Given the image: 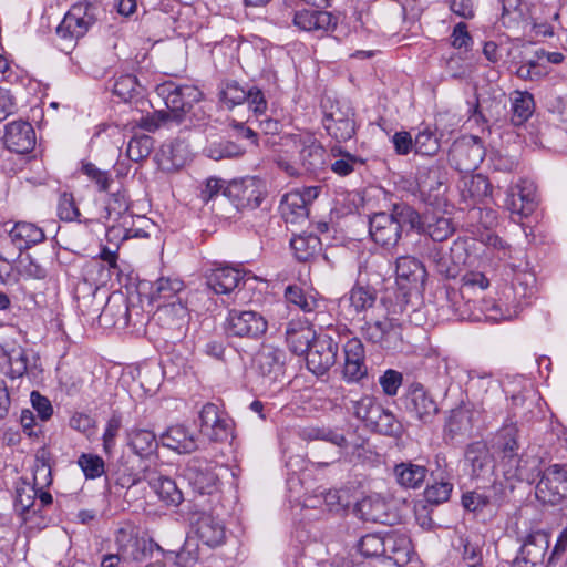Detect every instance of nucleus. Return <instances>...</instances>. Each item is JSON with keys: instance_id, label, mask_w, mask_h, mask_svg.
<instances>
[{"instance_id": "603ef678", "label": "nucleus", "mask_w": 567, "mask_h": 567, "mask_svg": "<svg viewBox=\"0 0 567 567\" xmlns=\"http://www.w3.org/2000/svg\"><path fill=\"white\" fill-rule=\"evenodd\" d=\"M414 150L416 153L427 156H433L439 152L440 140L431 127L426 126L417 133L414 138Z\"/></svg>"}, {"instance_id": "cd10ccee", "label": "nucleus", "mask_w": 567, "mask_h": 567, "mask_svg": "<svg viewBox=\"0 0 567 567\" xmlns=\"http://www.w3.org/2000/svg\"><path fill=\"white\" fill-rule=\"evenodd\" d=\"M127 445L141 458H148L158 449L155 433L152 430L141 427H133L127 432Z\"/></svg>"}, {"instance_id": "13d9d810", "label": "nucleus", "mask_w": 567, "mask_h": 567, "mask_svg": "<svg viewBox=\"0 0 567 567\" xmlns=\"http://www.w3.org/2000/svg\"><path fill=\"white\" fill-rule=\"evenodd\" d=\"M122 427V419L117 414H113L106 422L105 430L102 436L103 451L106 455H112L116 445V437Z\"/></svg>"}, {"instance_id": "c9c22d12", "label": "nucleus", "mask_w": 567, "mask_h": 567, "mask_svg": "<svg viewBox=\"0 0 567 567\" xmlns=\"http://www.w3.org/2000/svg\"><path fill=\"white\" fill-rule=\"evenodd\" d=\"M394 475L402 487L419 488L427 475V468L411 462H402L395 465Z\"/></svg>"}, {"instance_id": "6e6552de", "label": "nucleus", "mask_w": 567, "mask_h": 567, "mask_svg": "<svg viewBox=\"0 0 567 567\" xmlns=\"http://www.w3.org/2000/svg\"><path fill=\"white\" fill-rule=\"evenodd\" d=\"M200 432L210 441L225 442L233 436V421L214 403H206L200 413Z\"/></svg>"}, {"instance_id": "8fccbe9b", "label": "nucleus", "mask_w": 567, "mask_h": 567, "mask_svg": "<svg viewBox=\"0 0 567 567\" xmlns=\"http://www.w3.org/2000/svg\"><path fill=\"white\" fill-rule=\"evenodd\" d=\"M205 154L214 159L237 158L244 154V150L230 141L212 142L205 148Z\"/></svg>"}, {"instance_id": "b1692460", "label": "nucleus", "mask_w": 567, "mask_h": 567, "mask_svg": "<svg viewBox=\"0 0 567 567\" xmlns=\"http://www.w3.org/2000/svg\"><path fill=\"white\" fill-rule=\"evenodd\" d=\"M465 461L470 464L471 475L474 477H485L493 472V458L483 442H474L467 446Z\"/></svg>"}, {"instance_id": "6ab92c4d", "label": "nucleus", "mask_w": 567, "mask_h": 567, "mask_svg": "<svg viewBox=\"0 0 567 567\" xmlns=\"http://www.w3.org/2000/svg\"><path fill=\"white\" fill-rule=\"evenodd\" d=\"M4 143L17 154H27L35 146V132L28 122H12L6 126Z\"/></svg>"}, {"instance_id": "37998d69", "label": "nucleus", "mask_w": 567, "mask_h": 567, "mask_svg": "<svg viewBox=\"0 0 567 567\" xmlns=\"http://www.w3.org/2000/svg\"><path fill=\"white\" fill-rule=\"evenodd\" d=\"M12 241L18 243L20 247H29L32 244H38L44 239L43 230L32 223L19 221L16 223L10 230Z\"/></svg>"}, {"instance_id": "2f4dec72", "label": "nucleus", "mask_w": 567, "mask_h": 567, "mask_svg": "<svg viewBox=\"0 0 567 567\" xmlns=\"http://www.w3.org/2000/svg\"><path fill=\"white\" fill-rule=\"evenodd\" d=\"M301 437L303 440H322L327 441L341 450L349 447L350 443L346 436V433L340 427L331 426H308L301 431Z\"/></svg>"}, {"instance_id": "4c0bfd02", "label": "nucleus", "mask_w": 567, "mask_h": 567, "mask_svg": "<svg viewBox=\"0 0 567 567\" xmlns=\"http://www.w3.org/2000/svg\"><path fill=\"white\" fill-rule=\"evenodd\" d=\"M367 427L389 436H400L403 431V426L396 416L381 404Z\"/></svg>"}, {"instance_id": "4468645a", "label": "nucleus", "mask_w": 567, "mask_h": 567, "mask_svg": "<svg viewBox=\"0 0 567 567\" xmlns=\"http://www.w3.org/2000/svg\"><path fill=\"white\" fill-rule=\"evenodd\" d=\"M115 543L123 561H143L153 548L151 540L138 537L131 527L118 529Z\"/></svg>"}, {"instance_id": "f03ea898", "label": "nucleus", "mask_w": 567, "mask_h": 567, "mask_svg": "<svg viewBox=\"0 0 567 567\" xmlns=\"http://www.w3.org/2000/svg\"><path fill=\"white\" fill-rule=\"evenodd\" d=\"M157 93L164 99L167 109L176 121H179L202 99V92L196 86L176 84L172 81L158 85Z\"/></svg>"}, {"instance_id": "774afa93", "label": "nucleus", "mask_w": 567, "mask_h": 567, "mask_svg": "<svg viewBox=\"0 0 567 567\" xmlns=\"http://www.w3.org/2000/svg\"><path fill=\"white\" fill-rule=\"evenodd\" d=\"M328 133L338 142H346L355 133L354 120H343L337 123L324 124Z\"/></svg>"}, {"instance_id": "09e8293b", "label": "nucleus", "mask_w": 567, "mask_h": 567, "mask_svg": "<svg viewBox=\"0 0 567 567\" xmlns=\"http://www.w3.org/2000/svg\"><path fill=\"white\" fill-rule=\"evenodd\" d=\"M285 297L289 303L296 305L305 313L315 312L320 307V301L312 295H307L297 286H288Z\"/></svg>"}, {"instance_id": "2eb2a0df", "label": "nucleus", "mask_w": 567, "mask_h": 567, "mask_svg": "<svg viewBox=\"0 0 567 567\" xmlns=\"http://www.w3.org/2000/svg\"><path fill=\"white\" fill-rule=\"evenodd\" d=\"M539 196L533 181L520 179L507 192L505 208L509 213H533L538 208Z\"/></svg>"}, {"instance_id": "423d86ee", "label": "nucleus", "mask_w": 567, "mask_h": 567, "mask_svg": "<svg viewBox=\"0 0 567 567\" xmlns=\"http://www.w3.org/2000/svg\"><path fill=\"white\" fill-rule=\"evenodd\" d=\"M485 156L484 147L477 137L470 136L453 143L449 162L460 172L468 173L478 167Z\"/></svg>"}, {"instance_id": "aec40b11", "label": "nucleus", "mask_w": 567, "mask_h": 567, "mask_svg": "<svg viewBox=\"0 0 567 567\" xmlns=\"http://www.w3.org/2000/svg\"><path fill=\"white\" fill-rule=\"evenodd\" d=\"M411 226L427 234L435 241H443L454 231L450 218L442 215H414L410 219Z\"/></svg>"}, {"instance_id": "1a4fd4ad", "label": "nucleus", "mask_w": 567, "mask_h": 567, "mask_svg": "<svg viewBox=\"0 0 567 567\" xmlns=\"http://www.w3.org/2000/svg\"><path fill=\"white\" fill-rule=\"evenodd\" d=\"M153 320L163 329L179 337L187 330L190 316L185 301L177 299L169 303L156 306Z\"/></svg>"}, {"instance_id": "ddd939ff", "label": "nucleus", "mask_w": 567, "mask_h": 567, "mask_svg": "<svg viewBox=\"0 0 567 567\" xmlns=\"http://www.w3.org/2000/svg\"><path fill=\"white\" fill-rule=\"evenodd\" d=\"M367 339L384 349H398L402 343V327L393 319L367 321L362 327Z\"/></svg>"}, {"instance_id": "5fc2aeb1", "label": "nucleus", "mask_w": 567, "mask_h": 567, "mask_svg": "<svg viewBox=\"0 0 567 567\" xmlns=\"http://www.w3.org/2000/svg\"><path fill=\"white\" fill-rule=\"evenodd\" d=\"M358 548L365 557L384 556V536L379 534H367L361 537Z\"/></svg>"}, {"instance_id": "338daca9", "label": "nucleus", "mask_w": 567, "mask_h": 567, "mask_svg": "<svg viewBox=\"0 0 567 567\" xmlns=\"http://www.w3.org/2000/svg\"><path fill=\"white\" fill-rule=\"evenodd\" d=\"M199 558L198 544L195 540L188 539L176 556V565L178 567H193L199 561Z\"/></svg>"}, {"instance_id": "a878e982", "label": "nucleus", "mask_w": 567, "mask_h": 567, "mask_svg": "<svg viewBox=\"0 0 567 567\" xmlns=\"http://www.w3.org/2000/svg\"><path fill=\"white\" fill-rule=\"evenodd\" d=\"M384 556L398 566L408 564L413 553L411 539L405 534L395 532L384 536Z\"/></svg>"}, {"instance_id": "79ce46f5", "label": "nucleus", "mask_w": 567, "mask_h": 567, "mask_svg": "<svg viewBox=\"0 0 567 567\" xmlns=\"http://www.w3.org/2000/svg\"><path fill=\"white\" fill-rule=\"evenodd\" d=\"M349 312L361 315L372 308L377 301V291L371 287L354 286L347 298Z\"/></svg>"}, {"instance_id": "ea45409f", "label": "nucleus", "mask_w": 567, "mask_h": 567, "mask_svg": "<svg viewBox=\"0 0 567 567\" xmlns=\"http://www.w3.org/2000/svg\"><path fill=\"white\" fill-rule=\"evenodd\" d=\"M416 179L419 188L423 194L436 192L435 197H439L445 192V173L440 166H432L420 171Z\"/></svg>"}, {"instance_id": "3c124183", "label": "nucleus", "mask_w": 567, "mask_h": 567, "mask_svg": "<svg viewBox=\"0 0 567 567\" xmlns=\"http://www.w3.org/2000/svg\"><path fill=\"white\" fill-rule=\"evenodd\" d=\"M132 223L126 228L128 238H148L157 233V225L147 215H131Z\"/></svg>"}, {"instance_id": "f704fd0d", "label": "nucleus", "mask_w": 567, "mask_h": 567, "mask_svg": "<svg viewBox=\"0 0 567 567\" xmlns=\"http://www.w3.org/2000/svg\"><path fill=\"white\" fill-rule=\"evenodd\" d=\"M473 426V411L465 404L450 411L445 422V431L454 437L467 434Z\"/></svg>"}, {"instance_id": "864d4df0", "label": "nucleus", "mask_w": 567, "mask_h": 567, "mask_svg": "<svg viewBox=\"0 0 567 567\" xmlns=\"http://www.w3.org/2000/svg\"><path fill=\"white\" fill-rule=\"evenodd\" d=\"M78 464L89 480L99 478L105 473L103 458L95 454L82 453L78 458Z\"/></svg>"}, {"instance_id": "7ed1b4c3", "label": "nucleus", "mask_w": 567, "mask_h": 567, "mask_svg": "<svg viewBox=\"0 0 567 567\" xmlns=\"http://www.w3.org/2000/svg\"><path fill=\"white\" fill-rule=\"evenodd\" d=\"M96 292L97 289H94L91 296L76 297L79 309L85 315L100 313V317L105 321L111 318L112 324L127 323L130 307L126 299L122 296L110 297L102 308V301H95Z\"/></svg>"}, {"instance_id": "58836bf2", "label": "nucleus", "mask_w": 567, "mask_h": 567, "mask_svg": "<svg viewBox=\"0 0 567 567\" xmlns=\"http://www.w3.org/2000/svg\"><path fill=\"white\" fill-rule=\"evenodd\" d=\"M517 436L518 430L514 424L505 425L497 432L494 446L499 454L501 463L518 454L519 443Z\"/></svg>"}, {"instance_id": "5701e85b", "label": "nucleus", "mask_w": 567, "mask_h": 567, "mask_svg": "<svg viewBox=\"0 0 567 567\" xmlns=\"http://www.w3.org/2000/svg\"><path fill=\"white\" fill-rule=\"evenodd\" d=\"M184 282L176 277H161L151 288V302L156 306L169 303L173 300H184Z\"/></svg>"}, {"instance_id": "c85d7f7f", "label": "nucleus", "mask_w": 567, "mask_h": 567, "mask_svg": "<svg viewBox=\"0 0 567 567\" xmlns=\"http://www.w3.org/2000/svg\"><path fill=\"white\" fill-rule=\"evenodd\" d=\"M355 509L367 522L386 524L389 520L388 504L380 494H371L357 503Z\"/></svg>"}, {"instance_id": "052dcab7", "label": "nucleus", "mask_w": 567, "mask_h": 567, "mask_svg": "<svg viewBox=\"0 0 567 567\" xmlns=\"http://www.w3.org/2000/svg\"><path fill=\"white\" fill-rule=\"evenodd\" d=\"M488 286L489 280L483 272L468 271L462 277V287L460 290V295L464 298L470 292L475 290L483 291L487 289Z\"/></svg>"}, {"instance_id": "e2e57ef3", "label": "nucleus", "mask_w": 567, "mask_h": 567, "mask_svg": "<svg viewBox=\"0 0 567 567\" xmlns=\"http://www.w3.org/2000/svg\"><path fill=\"white\" fill-rule=\"evenodd\" d=\"M9 371L8 375L12 379L22 377L28 370V357L23 349H12L7 353Z\"/></svg>"}, {"instance_id": "0eeeda50", "label": "nucleus", "mask_w": 567, "mask_h": 567, "mask_svg": "<svg viewBox=\"0 0 567 567\" xmlns=\"http://www.w3.org/2000/svg\"><path fill=\"white\" fill-rule=\"evenodd\" d=\"M292 25L322 37L336 30L338 18L329 11L302 8L293 11Z\"/></svg>"}, {"instance_id": "f3484780", "label": "nucleus", "mask_w": 567, "mask_h": 567, "mask_svg": "<svg viewBox=\"0 0 567 567\" xmlns=\"http://www.w3.org/2000/svg\"><path fill=\"white\" fill-rule=\"evenodd\" d=\"M344 364L342 374L348 382H359L368 374L364 347L360 339L352 338L343 347Z\"/></svg>"}, {"instance_id": "f257e3e1", "label": "nucleus", "mask_w": 567, "mask_h": 567, "mask_svg": "<svg viewBox=\"0 0 567 567\" xmlns=\"http://www.w3.org/2000/svg\"><path fill=\"white\" fill-rule=\"evenodd\" d=\"M96 11L97 7L91 2H78L70 8L55 30L62 51L69 52L96 23Z\"/></svg>"}, {"instance_id": "49530a36", "label": "nucleus", "mask_w": 567, "mask_h": 567, "mask_svg": "<svg viewBox=\"0 0 567 567\" xmlns=\"http://www.w3.org/2000/svg\"><path fill=\"white\" fill-rule=\"evenodd\" d=\"M489 193L491 186L486 176L477 174L465 177L462 188L464 198H471L476 204L487 197Z\"/></svg>"}, {"instance_id": "bb28decb", "label": "nucleus", "mask_w": 567, "mask_h": 567, "mask_svg": "<svg viewBox=\"0 0 567 567\" xmlns=\"http://www.w3.org/2000/svg\"><path fill=\"white\" fill-rule=\"evenodd\" d=\"M145 478L166 506L177 507L182 504L184 499L183 493L173 478L164 475H148Z\"/></svg>"}, {"instance_id": "de8ad7c7", "label": "nucleus", "mask_w": 567, "mask_h": 567, "mask_svg": "<svg viewBox=\"0 0 567 567\" xmlns=\"http://www.w3.org/2000/svg\"><path fill=\"white\" fill-rule=\"evenodd\" d=\"M315 195L311 189L303 192L293 190L284 196L280 203L281 213H298L299 210H308L311 199Z\"/></svg>"}, {"instance_id": "72a5a7b5", "label": "nucleus", "mask_w": 567, "mask_h": 567, "mask_svg": "<svg viewBox=\"0 0 567 567\" xmlns=\"http://www.w3.org/2000/svg\"><path fill=\"white\" fill-rule=\"evenodd\" d=\"M243 279L239 269L231 267H220L213 271L208 279L209 287L216 293L231 292Z\"/></svg>"}, {"instance_id": "473e14b6", "label": "nucleus", "mask_w": 567, "mask_h": 567, "mask_svg": "<svg viewBox=\"0 0 567 567\" xmlns=\"http://www.w3.org/2000/svg\"><path fill=\"white\" fill-rule=\"evenodd\" d=\"M301 437L303 440H322L327 441L341 450L349 447L350 443L346 436V433L340 427L331 426H308L301 431Z\"/></svg>"}, {"instance_id": "dca6fc26", "label": "nucleus", "mask_w": 567, "mask_h": 567, "mask_svg": "<svg viewBox=\"0 0 567 567\" xmlns=\"http://www.w3.org/2000/svg\"><path fill=\"white\" fill-rule=\"evenodd\" d=\"M404 215H372L369 217V230L372 239L382 246H393L398 243L402 231Z\"/></svg>"}, {"instance_id": "20e7f679", "label": "nucleus", "mask_w": 567, "mask_h": 567, "mask_svg": "<svg viewBox=\"0 0 567 567\" xmlns=\"http://www.w3.org/2000/svg\"><path fill=\"white\" fill-rule=\"evenodd\" d=\"M536 496L543 503L553 505L567 497L566 464H554L544 470L536 486Z\"/></svg>"}, {"instance_id": "9b49d317", "label": "nucleus", "mask_w": 567, "mask_h": 567, "mask_svg": "<svg viewBox=\"0 0 567 567\" xmlns=\"http://www.w3.org/2000/svg\"><path fill=\"white\" fill-rule=\"evenodd\" d=\"M291 142L298 153L299 166L305 173H315L323 167L326 151L312 135H293Z\"/></svg>"}, {"instance_id": "e433bc0d", "label": "nucleus", "mask_w": 567, "mask_h": 567, "mask_svg": "<svg viewBox=\"0 0 567 567\" xmlns=\"http://www.w3.org/2000/svg\"><path fill=\"white\" fill-rule=\"evenodd\" d=\"M396 280L405 287L408 284H416L425 278L423 265L414 257H400L396 260Z\"/></svg>"}, {"instance_id": "4be33fe9", "label": "nucleus", "mask_w": 567, "mask_h": 567, "mask_svg": "<svg viewBox=\"0 0 567 567\" xmlns=\"http://www.w3.org/2000/svg\"><path fill=\"white\" fill-rule=\"evenodd\" d=\"M259 372L270 381L279 380L285 372V353L280 349L265 346L255 359Z\"/></svg>"}, {"instance_id": "a211bd4d", "label": "nucleus", "mask_w": 567, "mask_h": 567, "mask_svg": "<svg viewBox=\"0 0 567 567\" xmlns=\"http://www.w3.org/2000/svg\"><path fill=\"white\" fill-rule=\"evenodd\" d=\"M549 540L545 534H534L526 538L513 561V567H540L544 564Z\"/></svg>"}, {"instance_id": "4d7b16f0", "label": "nucleus", "mask_w": 567, "mask_h": 567, "mask_svg": "<svg viewBox=\"0 0 567 567\" xmlns=\"http://www.w3.org/2000/svg\"><path fill=\"white\" fill-rule=\"evenodd\" d=\"M81 172L84 174L91 182L95 184L100 192H105L109 189L110 184L112 183L111 174L107 171L100 169L95 164L86 162L81 166Z\"/></svg>"}, {"instance_id": "393cba45", "label": "nucleus", "mask_w": 567, "mask_h": 567, "mask_svg": "<svg viewBox=\"0 0 567 567\" xmlns=\"http://www.w3.org/2000/svg\"><path fill=\"white\" fill-rule=\"evenodd\" d=\"M195 532L199 540L208 547H216L224 543L226 534L224 525L208 514H202L196 524Z\"/></svg>"}, {"instance_id": "6e6d98bb", "label": "nucleus", "mask_w": 567, "mask_h": 567, "mask_svg": "<svg viewBox=\"0 0 567 567\" xmlns=\"http://www.w3.org/2000/svg\"><path fill=\"white\" fill-rule=\"evenodd\" d=\"M153 140L148 135L133 137L127 145V157L134 162L147 157L153 150Z\"/></svg>"}, {"instance_id": "c03bdc74", "label": "nucleus", "mask_w": 567, "mask_h": 567, "mask_svg": "<svg viewBox=\"0 0 567 567\" xmlns=\"http://www.w3.org/2000/svg\"><path fill=\"white\" fill-rule=\"evenodd\" d=\"M535 102L534 97L528 92L516 91L512 97V122L515 125H520L526 122L534 113Z\"/></svg>"}, {"instance_id": "680f3d73", "label": "nucleus", "mask_w": 567, "mask_h": 567, "mask_svg": "<svg viewBox=\"0 0 567 567\" xmlns=\"http://www.w3.org/2000/svg\"><path fill=\"white\" fill-rule=\"evenodd\" d=\"M471 233L476 237L477 240L488 247H493L498 250V258L505 259L508 256V248L506 244L495 234L485 230H481L478 226H472Z\"/></svg>"}, {"instance_id": "412c9836", "label": "nucleus", "mask_w": 567, "mask_h": 567, "mask_svg": "<svg viewBox=\"0 0 567 567\" xmlns=\"http://www.w3.org/2000/svg\"><path fill=\"white\" fill-rule=\"evenodd\" d=\"M315 339H317L316 332L308 321H289L286 329V340L293 353L298 355L307 353Z\"/></svg>"}, {"instance_id": "a19ab883", "label": "nucleus", "mask_w": 567, "mask_h": 567, "mask_svg": "<svg viewBox=\"0 0 567 567\" xmlns=\"http://www.w3.org/2000/svg\"><path fill=\"white\" fill-rule=\"evenodd\" d=\"M185 476L200 494H212L216 487V474L208 468H200L196 464H189L186 467Z\"/></svg>"}, {"instance_id": "c756f323", "label": "nucleus", "mask_w": 567, "mask_h": 567, "mask_svg": "<svg viewBox=\"0 0 567 567\" xmlns=\"http://www.w3.org/2000/svg\"><path fill=\"white\" fill-rule=\"evenodd\" d=\"M164 446L178 453H192L197 449L194 434L184 425H174L161 436Z\"/></svg>"}, {"instance_id": "39448f33", "label": "nucleus", "mask_w": 567, "mask_h": 567, "mask_svg": "<svg viewBox=\"0 0 567 567\" xmlns=\"http://www.w3.org/2000/svg\"><path fill=\"white\" fill-rule=\"evenodd\" d=\"M339 350L338 342L328 333L313 340L306 357L308 369L317 375H323L334 365Z\"/></svg>"}, {"instance_id": "0e129e2a", "label": "nucleus", "mask_w": 567, "mask_h": 567, "mask_svg": "<svg viewBox=\"0 0 567 567\" xmlns=\"http://www.w3.org/2000/svg\"><path fill=\"white\" fill-rule=\"evenodd\" d=\"M221 101L229 107L240 105L247 100V90L237 82H228L220 92Z\"/></svg>"}, {"instance_id": "a18cd8bd", "label": "nucleus", "mask_w": 567, "mask_h": 567, "mask_svg": "<svg viewBox=\"0 0 567 567\" xmlns=\"http://www.w3.org/2000/svg\"><path fill=\"white\" fill-rule=\"evenodd\" d=\"M380 403L377 399L369 394H363L359 399L350 400L348 410L352 415L364 422L365 426L371 422L375 412L379 411Z\"/></svg>"}, {"instance_id": "69168bd1", "label": "nucleus", "mask_w": 567, "mask_h": 567, "mask_svg": "<svg viewBox=\"0 0 567 567\" xmlns=\"http://www.w3.org/2000/svg\"><path fill=\"white\" fill-rule=\"evenodd\" d=\"M504 475L507 478H515L518 481H523L528 478L527 470H526V461L519 455L511 456V458L505 460L501 463Z\"/></svg>"}, {"instance_id": "bf43d9fd", "label": "nucleus", "mask_w": 567, "mask_h": 567, "mask_svg": "<svg viewBox=\"0 0 567 567\" xmlns=\"http://www.w3.org/2000/svg\"><path fill=\"white\" fill-rule=\"evenodd\" d=\"M137 85L136 76L132 74H122L114 80L113 93L126 102L135 95Z\"/></svg>"}, {"instance_id": "f8f14e48", "label": "nucleus", "mask_w": 567, "mask_h": 567, "mask_svg": "<svg viewBox=\"0 0 567 567\" xmlns=\"http://www.w3.org/2000/svg\"><path fill=\"white\" fill-rule=\"evenodd\" d=\"M410 415L422 424H431L440 409L433 395L422 384H413L405 399Z\"/></svg>"}, {"instance_id": "7c9ffc66", "label": "nucleus", "mask_w": 567, "mask_h": 567, "mask_svg": "<svg viewBox=\"0 0 567 567\" xmlns=\"http://www.w3.org/2000/svg\"><path fill=\"white\" fill-rule=\"evenodd\" d=\"M290 246L295 257L302 262L311 261L321 251V241L312 231H303L295 236Z\"/></svg>"}, {"instance_id": "9d476101", "label": "nucleus", "mask_w": 567, "mask_h": 567, "mask_svg": "<svg viewBox=\"0 0 567 567\" xmlns=\"http://www.w3.org/2000/svg\"><path fill=\"white\" fill-rule=\"evenodd\" d=\"M266 319L256 311L230 310L227 317L226 330L235 337L257 338L267 331Z\"/></svg>"}]
</instances>
